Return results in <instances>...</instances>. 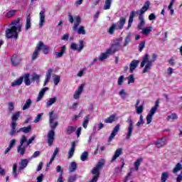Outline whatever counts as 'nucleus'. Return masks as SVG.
<instances>
[{
  "instance_id": "26",
  "label": "nucleus",
  "mask_w": 182,
  "mask_h": 182,
  "mask_svg": "<svg viewBox=\"0 0 182 182\" xmlns=\"http://www.w3.org/2000/svg\"><path fill=\"white\" fill-rule=\"evenodd\" d=\"M75 132H76V127L68 126L65 129L66 134H72V133H75Z\"/></svg>"
},
{
  "instance_id": "7",
  "label": "nucleus",
  "mask_w": 182,
  "mask_h": 182,
  "mask_svg": "<svg viewBox=\"0 0 182 182\" xmlns=\"http://www.w3.org/2000/svg\"><path fill=\"white\" fill-rule=\"evenodd\" d=\"M105 159H101L98 161L95 168L92 169V174H97V176H100V170L105 165Z\"/></svg>"
},
{
  "instance_id": "13",
  "label": "nucleus",
  "mask_w": 182,
  "mask_h": 182,
  "mask_svg": "<svg viewBox=\"0 0 182 182\" xmlns=\"http://www.w3.org/2000/svg\"><path fill=\"white\" fill-rule=\"evenodd\" d=\"M11 65L13 66H19L21 62V58L18 57V55H14L12 56L11 59Z\"/></svg>"
},
{
  "instance_id": "41",
  "label": "nucleus",
  "mask_w": 182,
  "mask_h": 182,
  "mask_svg": "<svg viewBox=\"0 0 182 182\" xmlns=\"http://www.w3.org/2000/svg\"><path fill=\"white\" fill-rule=\"evenodd\" d=\"M13 176H14V178L18 177V165L16 164H13V171H12Z\"/></svg>"
},
{
  "instance_id": "58",
  "label": "nucleus",
  "mask_w": 182,
  "mask_h": 182,
  "mask_svg": "<svg viewBox=\"0 0 182 182\" xmlns=\"http://www.w3.org/2000/svg\"><path fill=\"white\" fill-rule=\"evenodd\" d=\"M83 48H85V45L83 44V41H80L79 48H77L78 52H82V50H83Z\"/></svg>"
},
{
  "instance_id": "29",
  "label": "nucleus",
  "mask_w": 182,
  "mask_h": 182,
  "mask_svg": "<svg viewBox=\"0 0 182 182\" xmlns=\"http://www.w3.org/2000/svg\"><path fill=\"white\" fill-rule=\"evenodd\" d=\"M75 142H73L71 148L68 151V159H72V157H73V154H75Z\"/></svg>"
},
{
  "instance_id": "25",
  "label": "nucleus",
  "mask_w": 182,
  "mask_h": 182,
  "mask_svg": "<svg viewBox=\"0 0 182 182\" xmlns=\"http://www.w3.org/2000/svg\"><path fill=\"white\" fill-rule=\"evenodd\" d=\"M30 76L31 75L29 73H26L23 76H21V77H23L24 83L26 86H31V80L29 79Z\"/></svg>"
},
{
  "instance_id": "52",
  "label": "nucleus",
  "mask_w": 182,
  "mask_h": 182,
  "mask_svg": "<svg viewBox=\"0 0 182 182\" xmlns=\"http://www.w3.org/2000/svg\"><path fill=\"white\" fill-rule=\"evenodd\" d=\"M151 32V27L148 26L142 30L143 35H149Z\"/></svg>"
},
{
  "instance_id": "57",
  "label": "nucleus",
  "mask_w": 182,
  "mask_h": 182,
  "mask_svg": "<svg viewBox=\"0 0 182 182\" xmlns=\"http://www.w3.org/2000/svg\"><path fill=\"white\" fill-rule=\"evenodd\" d=\"M42 116H43V113H40L37 115L36 119L33 121V123H38V122H41V119H42Z\"/></svg>"
},
{
  "instance_id": "44",
  "label": "nucleus",
  "mask_w": 182,
  "mask_h": 182,
  "mask_svg": "<svg viewBox=\"0 0 182 182\" xmlns=\"http://www.w3.org/2000/svg\"><path fill=\"white\" fill-rule=\"evenodd\" d=\"M123 153V149L122 148H119L117 149L115 152H114V160L117 159L118 157H120V155Z\"/></svg>"
},
{
  "instance_id": "8",
  "label": "nucleus",
  "mask_w": 182,
  "mask_h": 182,
  "mask_svg": "<svg viewBox=\"0 0 182 182\" xmlns=\"http://www.w3.org/2000/svg\"><path fill=\"white\" fill-rule=\"evenodd\" d=\"M154 144L156 146L157 149H161V147H164L166 144H167V139L166 137L159 139Z\"/></svg>"
},
{
  "instance_id": "23",
  "label": "nucleus",
  "mask_w": 182,
  "mask_h": 182,
  "mask_svg": "<svg viewBox=\"0 0 182 182\" xmlns=\"http://www.w3.org/2000/svg\"><path fill=\"white\" fill-rule=\"evenodd\" d=\"M40 21H39V27L42 28L45 23V11H41L39 14Z\"/></svg>"
},
{
  "instance_id": "6",
  "label": "nucleus",
  "mask_w": 182,
  "mask_h": 182,
  "mask_svg": "<svg viewBox=\"0 0 182 182\" xmlns=\"http://www.w3.org/2000/svg\"><path fill=\"white\" fill-rule=\"evenodd\" d=\"M160 105V100H157L155 102V105L150 109L149 114L146 115V124H150L151 121L153 120V116L156 112H157V109H159V105Z\"/></svg>"
},
{
  "instance_id": "62",
  "label": "nucleus",
  "mask_w": 182,
  "mask_h": 182,
  "mask_svg": "<svg viewBox=\"0 0 182 182\" xmlns=\"http://www.w3.org/2000/svg\"><path fill=\"white\" fill-rule=\"evenodd\" d=\"M123 82H124V75H121L118 78V85L119 86H122V85H123Z\"/></svg>"
},
{
  "instance_id": "20",
  "label": "nucleus",
  "mask_w": 182,
  "mask_h": 182,
  "mask_svg": "<svg viewBox=\"0 0 182 182\" xmlns=\"http://www.w3.org/2000/svg\"><path fill=\"white\" fill-rule=\"evenodd\" d=\"M32 130V127L31 125L28 126V127H24L22 128H20L18 130L16 131V134H18V133H31V131Z\"/></svg>"
},
{
  "instance_id": "14",
  "label": "nucleus",
  "mask_w": 182,
  "mask_h": 182,
  "mask_svg": "<svg viewBox=\"0 0 182 182\" xmlns=\"http://www.w3.org/2000/svg\"><path fill=\"white\" fill-rule=\"evenodd\" d=\"M37 46H38L39 50H41V49H42L44 55H48V50H49V47H47L45 44H43V42L39 41V43L37 44Z\"/></svg>"
},
{
  "instance_id": "5",
  "label": "nucleus",
  "mask_w": 182,
  "mask_h": 182,
  "mask_svg": "<svg viewBox=\"0 0 182 182\" xmlns=\"http://www.w3.org/2000/svg\"><path fill=\"white\" fill-rule=\"evenodd\" d=\"M28 140V137L25 135H22L20 139V144L17 147V153L20 154V156H24L25 153H26V145L23 146L25 143H26V141Z\"/></svg>"
},
{
  "instance_id": "60",
  "label": "nucleus",
  "mask_w": 182,
  "mask_h": 182,
  "mask_svg": "<svg viewBox=\"0 0 182 182\" xmlns=\"http://www.w3.org/2000/svg\"><path fill=\"white\" fill-rule=\"evenodd\" d=\"M146 45V41H141L139 45V50L141 52L143 49H144V46Z\"/></svg>"
},
{
  "instance_id": "35",
  "label": "nucleus",
  "mask_w": 182,
  "mask_h": 182,
  "mask_svg": "<svg viewBox=\"0 0 182 182\" xmlns=\"http://www.w3.org/2000/svg\"><path fill=\"white\" fill-rule=\"evenodd\" d=\"M16 10H10L7 13H6V18H12V16H15V15H16Z\"/></svg>"
},
{
  "instance_id": "40",
  "label": "nucleus",
  "mask_w": 182,
  "mask_h": 182,
  "mask_svg": "<svg viewBox=\"0 0 182 182\" xmlns=\"http://www.w3.org/2000/svg\"><path fill=\"white\" fill-rule=\"evenodd\" d=\"M168 179V172H163L161 176V182H166Z\"/></svg>"
},
{
  "instance_id": "17",
  "label": "nucleus",
  "mask_w": 182,
  "mask_h": 182,
  "mask_svg": "<svg viewBox=\"0 0 182 182\" xmlns=\"http://www.w3.org/2000/svg\"><path fill=\"white\" fill-rule=\"evenodd\" d=\"M53 73V69L49 68L46 74V80L44 81L43 86H46L48 82L50 81V77L52 76V73Z\"/></svg>"
},
{
  "instance_id": "11",
  "label": "nucleus",
  "mask_w": 182,
  "mask_h": 182,
  "mask_svg": "<svg viewBox=\"0 0 182 182\" xmlns=\"http://www.w3.org/2000/svg\"><path fill=\"white\" fill-rule=\"evenodd\" d=\"M83 89H85V84H81L74 93V99L77 100L80 97V95L83 92Z\"/></svg>"
},
{
  "instance_id": "22",
  "label": "nucleus",
  "mask_w": 182,
  "mask_h": 182,
  "mask_svg": "<svg viewBox=\"0 0 182 182\" xmlns=\"http://www.w3.org/2000/svg\"><path fill=\"white\" fill-rule=\"evenodd\" d=\"M139 19L140 22L139 23L137 28H138L139 31H141V29H143V27L144 26V25H146V21H144V16L143 15H139Z\"/></svg>"
},
{
  "instance_id": "3",
  "label": "nucleus",
  "mask_w": 182,
  "mask_h": 182,
  "mask_svg": "<svg viewBox=\"0 0 182 182\" xmlns=\"http://www.w3.org/2000/svg\"><path fill=\"white\" fill-rule=\"evenodd\" d=\"M149 8H150V1H146L144 3V6L140 10H137L136 11H132L130 13L129 21H128V28L132 27V23H133L134 16H136V15H139V16H140V15H143V14L146 12V11L149 9Z\"/></svg>"
},
{
  "instance_id": "61",
  "label": "nucleus",
  "mask_w": 182,
  "mask_h": 182,
  "mask_svg": "<svg viewBox=\"0 0 182 182\" xmlns=\"http://www.w3.org/2000/svg\"><path fill=\"white\" fill-rule=\"evenodd\" d=\"M130 38L131 36L130 34H128L126 38H125V42L124 43V46H127V45H129V42H130Z\"/></svg>"
},
{
  "instance_id": "33",
  "label": "nucleus",
  "mask_w": 182,
  "mask_h": 182,
  "mask_svg": "<svg viewBox=\"0 0 182 182\" xmlns=\"http://www.w3.org/2000/svg\"><path fill=\"white\" fill-rule=\"evenodd\" d=\"M75 32H77L78 35H85L86 33V30L85 29V26H80L78 28H77V30L75 31Z\"/></svg>"
},
{
  "instance_id": "46",
  "label": "nucleus",
  "mask_w": 182,
  "mask_h": 182,
  "mask_svg": "<svg viewBox=\"0 0 182 182\" xmlns=\"http://www.w3.org/2000/svg\"><path fill=\"white\" fill-rule=\"evenodd\" d=\"M143 161V159L142 158H139L138 159L135 163H134V166H135V170L136 171H139V167L140 166V163H141Z\"/></svg>"
},
{
  "instance_id": "43",
  "label": "nucleus",
  "mask_w": 182,
  "mask_h": 182,
  "mask_svg": "<svg viewBox=\"0 0 182 182\" xmlns=\"http://www.w3.org/2000/svg\"><path fill=\"white\" fill-rule=\"evenodd\" d=\"M8 106H9L8 110H9V113H14V111L15 110V103H14L12 102H9Z\"/></svg>"
},
{
  "instance_id": "63",
  "label": "nucleus",
  "mask_w": 182,
  "mask_h": 182,
  "mask_svg": "<svg viewBox=\"0 0 182 182\" xmlns=\"http://www.w3.org/2000/svg\"><path fill=\"white\" fill-rule=\"evenodd\" d=\"M130 83H134V75H133L128 77V85H130Z\"/></svg>"
},
{
  "instance_id": "50",
  "label": "nucleus",
  "mask_w": 182,
  "mask_h": 182,
  "mask_svg": "<svg viewBox=\"0 0 182 182\" xmlns=\"http://www.w3.org/2000/svg\"><path fill=\"white\" fill-rule=\"evenodd\" d=\"M108 58L109 57L107 55L106 53H102L98 58V60L100 62H103V60H106V59Z\"/></svg>"
},
{
  "instance_id": "55",
  "label": "nucleus",
  "mask_w": 182,
  "mask_h": 182,
  "mask_svg": "<svg viewBox=\"0 0 182 182\" xmlns=\"http://www.w3.org/2000/svg\"><path fill=\"white\" fill-rule=\"evenodd\" d=\"M113 122H114V115L113 114L105 119V123H113Z\"/></svg>"
},
{
  "instance_id": "15",
  "label": "nucleus",
  "mask_w": 182,
  "mask_h": 182,
  "mask_svg": "<svg viewBox=\"0 0 182 182\" xmlns=\"http://www.w3.org/2000/svg\"><path fill=\"white\" fill-rule=\"evenodd\" d=\"M74 26L73 27V31H77L78 26L82 23V18L80 16H76L74 17Z\"/></svg>"
},
{
  "instance_id": "64",
  "label": "nucleus",
  "mask_w": 182,
  "mask_h": 182,
  "mask_svg": "<svg viewBox=\"0 0 182 182\" xmlns=\"http://www.w3.org/2000/svg\"><path fill=\"white\" fill-rule=\"evenodd\" d=\"M95 176L92 177L91 180H90L89 182H97V180H99V175L94 174Z\"/></svg>"
},
{
  "instance_id": "28",
  "label": "nucleus",
  "mask_w": 182,
  "mask_h": 182,
  "mask_svg": "<svg viewBox=\"0 0 182 182\" xmlns=\"http://www.w3.org/2000/svg\"><path fill=\"white\" fill-rule=\"evenodd\" d=\"M32 105V100L31 99H28L24 105L23 106L22 110H28V109H29V107H31V106Z\"/></svg>"
},
{
  "instance_id": "16",
  "label": "nucleus",
  "mask_w": 182,
  "mask_h": 182,
  "mask_svg": "<svg viewBox=\"0 0 182 182\" xmlns=\"http://www.w3.org/2000/svg\"><path fill=\"white\" fill-rule=\"evenodd\" d=\"M139 63H140V61L139 60H134L131 62L129 64V72L130 73H133L134 71V69L139 66Z\"/></svg>"
},
{
  "instance_id": "19",
  "label": "nucleus",
  "mask_w": 182,
  "mask_h": 182,
  "mask_svg": "<svg viewBox=\"0 0 182 182\" xmlns=\"http://www.w3.org/2000/svg\"><path fill=\"white\" fill-rule=\"evenodd\" d=\"M29 164V161H28V159H22L20 162H19V168H18V171H21V170H23L25 168H26V166H28V164Z\"/></svg>"
},
{
  "instance_id": "12",
  "label": "nucleus",
  "mask_w": 182,
  "mask_h": 182,
  "mask_svg": "<svg viewBox=\"0 0 182 182\" xmlns=\"http://www.w3.org/2000/svg\"><path fill=\"white\" fill-rule=\"evenodd\" d=\"M128 122L129 123V126L128 127V132L126 136L127 140H129V139L132 137V134L133 133V120H132V118L129 117L128 119Z\"/></svg>"
},
{
  "instance_id": "38",
  "label": "nucleus",
  "mask_w": 182,
  "mask_h": 182,
  "mask_svg": "<svg viewBox=\"0 0 182 182\" xmlns=\"http://www.w3.org/2000/svg\"><path fill=\"white\" fill-rule=\"evenodd\" d=\"M41 80V75L33 73L31 77V82H39Z\"/></svg>"
},
{
  "instance_id": "42",
  "label": "nucleus",
  "mask_w": 182,
  "mask_h": 182,
  "mask_svg": "<svg viewBox=\"0 0 182 182\" xmlns=\"http://www.w3.org/2000/svg\"><path fill=\"white\" fill-rule=\"evenodd\" d=\"M89 159V153L87 151H84L80 156L81 161H86Z\"/></svg>"
},
{
  "instance_id": "30",
  "label": "nucleus",
  "mask_w": 182,
  "mask_h": 182,
  "mask_svg": "<svg viewBox=\"0 0 182 182\" xmlns=\"http://www.w3.org/2000/svg\"><path fill=\"white\" fill-rule=\"evenodd\" d=\"M57 101L58 98L56 97L50 98V100L46 102L47 107H50V106H52V105H54V103H56Z\"/></svg>"
},
{
  "instance_id": "54",
  "label": "nucleus",
  "mask_w": 182,
  "mask_h": 182,
  "mask_svg": "<svg viewBox=\"0 0 182 182\" xmlns=\"http://www.w3.org/2000/svg\"><path fill=\"white\" fill-rule=\"evenodd\" d=\"M119 95L121 96L122 100H124L126 99V96H127V93H126V91L123 89L120 90Z\"/></svg>"
},
{
  "instance_id": "4",
  "label": "nucleus",
  "mask_w": 182,
  "mask_h": 182,
  "mask_svg": "<svg viewBox=\"0 0 182 182\" xmlns=\"http://www.w3.org/2000/svg\"><path fill=\"white\" fill-rule=\"evenodd\" d=\"M20 116L21 112H16L11 116V122L10 124L11 130L9 132L10 136H16V126H18L16 121L19 119Z\"/></svg>"
},
{
  "instance_id": "56",
  "label": "nucleus",
  "mask_w": 182,
  "mask_h": 182,
  "mask_svg": "<svg viewBox=\"0 0 182 182\" xmlns=\"http://www.w3.org/2000/svg\"><path fill=\"white\" fill-rule=\"evenodd\" d=\"M168 120H170V119H172V120H177L178 119V117L177 116V114L173 113L171 115H168L167 117Z\"/></svg>"
},
{
  "instance_id": "31",
  "label": "nucleus",
  "mask_w": 182,
  "mask_h": 182,
  "mask_svg": "<svg viewBox=\"0 0 182 182\" xmlns=\"http://www.w3.org/2000/svg\"><path fill=\"white\" fill-rule=\"evenodd\" d=\"M114 53V44H112L110 48H109L106 52L105 54L109 57L110 55H113Z\"/></svg>"
},
{
  "instance_id": "27",
  "label": "nucleus",
  "mask_w": 182,
  "mask_h": 182,
  "mask_svg": "<svg viewBox=\"0 0 182 182\" xmlns=\"http://www.w3.org/2000/svg\"><path fill=\"white\" fill-rule=\"evenodd\" d=\"M59 154V148L56 147L55 149L54 150V152L50 159L49 164H52L53 163V160H55L56 156Z\"/></svg>"
},
{
  "instance_id": "34",
  "label": "nucleus",
  "mask_w": 182,
  "mask_h": 182,
  "mask_svg": "<svg viewBox=\"0 0 182 182\" xmlns=\"http://www.w3.org/2000/svg\"><path fill=\"white\" fill-rule=\"evenodd\" d=\"M32 23H31V14H28L26 21V31L31 29Z\"/></svg>"
},
{
  "instance_id": "48",
  "label": "nucleus",
  "mask_w": 182,
  "mask_h": 182,
  "mask_svg": "<svg viewBox=\"0 0 182 182\" xmlns=\"http://www.w3.org/2000/svg\"><path fill=\"white\" fill-rule=\"evenodd\" d=\"M136 114H141L143 111L144 110V105H141L139 107H136Z\"/></svg>"
},
{
  "instance_id": "2",
  "label": "nucleus",
  "mask_w": 182,
  "mask_h": 182,
  "mask_svg": "<svg viewBox=\"0 0 182 182\" xmlns=\"http://www.w3.org/2000/svg\"><path fill=\"white\" fill-rule=\"evenodd\" d=\"M157 59V54L154 53L152 55V59L150 60V56L149 53H146L143 58L142 61L141 62V68H144L142 73H147L149 70H150L153 66V63L156 62ZM145 66V67H144Z\"/></svg>"
},
{
  "instance_id": "53",
  "label": "nucleus",
  "mask_w": 182,
  "mask_h": 182,
  "mask_svg": "<svg viewBox=\"0 0 182 182\" xmlns=\"http://www.w3.org/2000/svg\"><path fill=\"white\" fill-rule=\"evenodd\" d=\"M59 82H60V76L58 75H54V85L55 86H58L59 85Z\"/></svg>"
},
{
  "instance_id": "39",
  "label": "nucleus",
  "mask_w": 182,
  "mask_h": 182,
  "mask_svg": "<svg viewBox=\"0 0 182 182\" xmlns=\"http://www.w3.org/2000/svg\"><path fill=\"white\" fill-rule=\"evenodd\" d=\"M90 119V115H87L84 118V121L82 122V127L84 129H86L87 127V125L89 124V120Z\"/></svg>"
},
{
  "instance_id": "45",
  "label": "nucleus",
  "mask_w": 182,
  "mask_h": 182,
  "mask_svg": "<svg viewBox=\"0 0 182 182\" xmlns=\"http://www.w3.org/2000/svg\"><path fill=\"white\" fill-rule=\"evenodd\" d=\"M49 122H53L54 120H56V119H58V117L56 116V114H55L54 111L49 112Z\"/></svg>"
},
{
  "instance_id": "32",
  "label": "nucleus",
  "mask_w": 182,
  "mask_h": 182,
  "mask_svg": "<svg viewBox=\"0 0 182 182\" xmlns=\"http://www.w3.org/2000/svg\"><path fill=\"white\" fill-rule=\"evenodd\" d=\"M39 52H40L39 47H38L37 46L36 50L33 53V55L31 57L32 60H36L38 58V56H39Z\"/></svg>"
},
{
  "instance_id": "49",
  "label": "nucleus",
  "mask_w": 182,
  "mask_h": 182,
  "mask_svg": "<svg viewBox=\"0 0 182 182\" xmlns=\"http://www.w3.org/2000/svg\"><path fill=\"white\" fill-rule=\"evenodd\" d=\"M112 0H105V4L104 5V9L107 10L110 9V6L112 5Z\"/></svg>"
},
{
  "instance_id": "18",
  "label": "nucleus",
  "mask_w": 182,
  "mask_h": 182,
  "mask_svg": "<svg viewBox=\"0 0 182 182\" xmlns=\"http://www.w3.org/2000/svg\"><path fill=\"white\" fill-rule=\"evenodd\" d=\"M65 52H66V46H63V47H61V50L60 52H55V59H59V58H63Z\"/></svg>"
},
{
  "instance_id": "36",
  "label": "nucleus",
  "mask_w": 182,
  "mask_h": 182,
  "mask_svg": "<svg viewBox=\"0 0 182 182\" xmlns=\"http://www.w3.org/2000/svg\"><path fill=\"white\" fill-rule=\"evenodd\" d=\"M49 124H50V130H53V132H55L56 127H58V124H59V122L58 121L56 122H49Z\"/></svg>"
},
{
  "instance_id": "59",
  "label": "nucleus",
  "mask_w": 182,
  "mask_h": 182,
  "mask_svg": "<svg viewBox=\"0 0 182 182\" xmlns=\"http://www.w3.org/2000/svg\"><path fill=\"white\" fill-rule=\"evenodd\" d=\"M77 178V176L76 175H73L71 176H69L68 179V182H75L76 181Z\"/></svg>"
},
{
  "instance_id": "21",
  "label": "nucleus",
  "mask_w": 182,
  "mask_h": 182,
  "mask_svg": "<svg viewBox=\"0 0 182 182\" xmlns=\"http://www.w3.org/2000/svg\"><path fill=\"white\" fill-rule=\"evenodd\" d=\"M48 90H49V88L48 87L43 88L38 94V97H37L36 102H41V100H42V98L45 95V93H46Z\"/></svg>"
},
{
  "instance_id": "51",
  "label": "nucleus",
  "mask_w": 182,
  "mask_h": 182,
  "mask_svg": "<svg viewBox=\"0 0 182 182\" xmlns=\"http://www.w3.org/2000/svg\"><path fill=\"white\" fill-rule=\"evenodd\" d=\"M35 139H36V136H31L28 140L26 141V147H28V146L32 144V143L34 141Z\"/></svg>"
},
{
  "instance_id": "1",
  "label": "nucleus",
  "mask_w": 182,
  "mask_h": 182,
  "mask_svg": "<svg viewBox=\"0 0 182 182\" xmlns=\"http://www.w3.org/2000/svg\"><path fill=\"white\" fill-rule=\"evenodd\" d=\"M10 26V28L6 30V38L7 39H17L19 36V33L22 31V24L21 23V18L13 21Z\"/></svg>"
},
{
  "instance_id": "9",
  "label": "nucleus",
  "mask_w": 182,
  "mask_h": 182,
  "mask_svg": "<svg viewBox=\"0 0 182 182\" xmlns=\"http://www.w3.org/2000/svg\"><path fill=\"white\" fill-rule=\"evenodd\" d=\"M124 23H126V18L121 17L119 21H118L117 23L114 24V29H123Z\"/></svg>"
},
{
  "instance_id": "47",
  "label": "nucleus",
  "mask_w": 182,
  "mask_h": 182,
  "mask_svg": "<svg viewBox=\"0 0 182 182\" xmlns=\"http://www.w3.org/2000/svg\"><path fill=\"white\" fill-rule=\"evenodd\" d=\"M182 169V165L180 163H178L176 166L174 167V168L173 169V173H178V171H180V170Z\"/></svg>"
},
{
  "instance_id": "37",
  "label": "nucleus",
  "mask_w": 182,
  "mask_h": 182,
  "mask_svg": "<svg viewBox=\"0 0 182 182\" xmlns=\"http://www.w3.org/2000/svg\"><path fill=\"white\" fill-rule=\"evenodd\" d=\"M76 168H77V164H76V162H72L69 167L70 173H73L74 171H76Z\"/></svg>"
},
{
  "instance_id": "24",
  "label": "nucleus",
  "mask_w": 182,
  "mask_h": 182,
  "mask_svg": "<svg viewBox=\"0 0 182 182\" xmlns=\"http://www.w3.org/2000/svg\"><path fill=\"white\" fill-rule=\"evenodd\" d=\"M23 82V77H20L18 79L11 82V87H15V86H21Z\"/></svg>"
},
{
  "instance_id": "10",
  "label": "nucleus",
  "mask_w": 182,
  "mask_h": 182,
  "mask_svg": "<svg viewBox=\"0 0 182 182\" xmlns=\"http://www.w3.org/2000/svg\"><path fill=\"white\" fill-rule=\"evenodd\" d=\"M48 146H52L53 144V141L55 140V131L50 130L47 134Z\"/></svg>"
}]
</instances>
